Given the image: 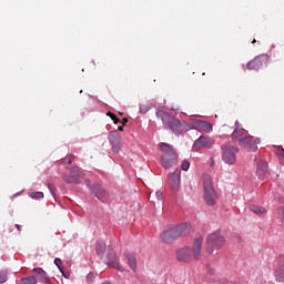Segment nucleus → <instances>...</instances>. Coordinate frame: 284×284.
Wrapping results in <instances>:
<instances>
[{"instance_id": "1", "label": "nucleus", "mask_w": 284, "mask_h": 284, "mask_svg": "<svg viewBox=\"0 0 284 284\" xmlns=\"http://www.w3.org/2000/svg\"><path fill=\"white\" fill-rule=\"evenodd\" d=\"M203 252V237L199 236L193 241L192 247L183 246L176 251V261L179 263H192V261H201Z\"/></svg>"}, {"instance_id": "2", "label": "nucleus", "mask_w": 284, "mask_h": 284, "mask_svg": "<svg viewBox=\"0 0 284 284\" xmlns=\"http://www.w3.org/2000/svg\"><path fill=\"white\" fill-rule=\"evenodd\" d=\"M192 232V225L189 223H182L176 226H171L161 234V241L166 245L174 243L180 236H187Z\"/></svg>"}, {"instance_id": "3", "label": "nucleus", "mask_w": 284, "mask_h": 284, "mask_svg": "<svg viewBox=\"0 0 284 284\" xmlns=\"http://www.w3.org/2000/svg\"><path fill=\"white\" fill-rule=\"evenodd\" d=\"M160 150L163 152V155L161 156V163L164 170H170V168L179 165V154L176 153V150H174L173 145L161 143Z\"/></svg>"}, {"instance_id": "4", "label": "nucleus", "mask_w": 284, "mask_h": 284, "mask_svg": "<svg viewBox=\"0 0 284 284\" xmlns=\"http://www.w3.org/2000/svg\"><path fill=\"white\" fill-rule=\"evenodd\" d=\"M156 118L161 119L165 130H172L174 134H179L181 130V121L179 119L172 116L170 113L165 112L164 110L158 109Z\"/></svg>"}, {"instance_id": "5", "label": "nucleus", "mask_w": 284, "mask_h": 284, "mask_svg": "<svg viewBox=\"0 0 284 284\" xmlns=\"http://www.w3.org/2000/svg\"><path fill=\"white\" fill-rule=\"evenodd\" d=\"M225 245V237L221 234V231H215L207 235L205 252L206 254H214L215 250H221Z\"/></svg>"}, {"instance_id": "6", "label": "nucleus", "mask_w": 284, "mask_h": 284, "mask_svg": "<svg viewBox=\"0 0 284 284\" xmlns=\"http://www.w3.org/2000/svg\"><path fill=\"white\" fill-rule=\"evenodd\" d=\"M202 179L204 187V201L209 205H215L219 195H216V191H214V186L212 184V176H210L209 174H204Z\"/></svg>"}, {"instance_id": "7", "label": "nucleus", "mask_w": 284, "mask_h": 284, "mask_svg": "<svg viewBox=\"0 0 284 284\" xmlns=\"http://www.w3.org/2000/svg\"><path fill=\"white\" fill-rule=\"evenodd\" d=\"M222 161L226 163V165H234L236 163V154H239V146H235L232 143H226L222 145Z\"/></svg>"}, {"instance_id": "8", "label": "nucleus", "mask_w": 284, "mask_h": 284, "mask_svg": "<svg viewBox=\"0 0 284 284\" xmlns=\"http://www.w3.org/2000/svg\"><path fill=\"white\" fill-rule=\"evenodd\" d=\"M70 175L68 174H63L62 179L64 183H79L80 179H83V176H85L84 173L81 172V168H79L78 165H72L69 169Z\"/></svg>"}, {"instance_id": "9", "label": "nucleus", "mask_w": 284, "mask_h": 284, "mask_svg": "<svg viewBox=\"0 0 284 284\" xmlns=\"http://www.w3.org/2000/svg\"><path fill=\"white\" fill-rule=\"evenodd\" d=\"M267 63H270V57L267 53H263L248 61L246 68L247 70L258 71L263 65H267Z\"/></svg>"}, {"instance_id": "10", "label": "nucleus", "mask_w": 284, "mask_h": 284, "mask_svg": "<svg viewBox=\"0 0 284 284\" xmlns=\"http://www.w3.org/2000/svg\"><path fill=\"white\" fill-rule=\"evenodd\" d=\"M258 143H261V139L246 136L240 140L241 148L247 150V152H256L258 150Z\"/></svg>"}, {"instance_id": "11", "label": "nucleus", "mask_w": 284, "mask_h": 284, "mask_svg": "<svg viewBox=\"0 0 284 284\" xmlns=\"http://www.w3.org/2000/svg\"><path fill=\"white\" fill-rule=\"evenodd\" d=\"M169 185L173 192L181 190V170H175L173 173H169Z\"/></svg>"}, {"instance_id": "12", "label": "nucleus", "mask_w": 284, "mask_h": 284, "mask_svg": "<svg viewBox=\"0 0 284 284\" xmlns=\"http://www.w3.org/2000/svg\"><path fill=\"white\" fill-rule=\"evenodd\" d=\"M214 145V140L210 136H200L193 144V150L199 152L202 148H212Z\"/></svg>"}, {"instance_id": "13", "label": "nucleus", "mask_w": 284, "mask_h": 284, "mask_svg": "<svg viewBox=\"0 0 284 284\" xmlns=\"http://www.w3.org/2000/svg\"><path fill=\"white\" fill-rule=\"evenodd\" d=\"M274 275L277 283H284V255L278 256Z\"/></svg>"}, {"instance_id": "14", "label": "nucleus", "mask_w": 284, "mask_h": 284, "mask_svg": "<svg viewBox=\"0 0 284 284\" xmlns=\"http://www.w3.org/2000/svg\"><path fill=\"white\" fill-rule=\"evenodd\" d=\"M91 194H93L99 201H103L105 196H108V191L100 185V184H93L91 187Z\"/></svg>"}, {"instance_id": "15", "label": "nucleus", "mask_w": 284, "mask_h": 284, "mask_svg": "<svg viewBox=\"0 0 284 284\" xmlns=\"http://www.w3.org/2000/svg\"><path fill=\"white\" fill-rule=\"evenodd\" d=\"M109 141L112 143L113 152H119V150H121V140L119 138V133L112 132L109 135Z\"/></svg>"}, {"instance_id": "16", "label": "nucleus", "mask_w": 284, "mask_h": 284, "mask_svg": "<svg viewBox=\"0 0 284 284\" xmlns=\"http://www.w3.org/2000/svg\"><path fill=\"white\" fill-rule=\"evenodd\" d=\"M108 265L109 267H113V270H118V272H125V268L123 267V265H121V262H119V258L114 256L109 258Z\"/></svg>"}, {"instance_id": "17", "label": "nucleus", "mask_w": 284, "mask_h": 284, "mask_svg": "<svg viewBox=\"0 0 284 284\" xmlns=\"http://www.w3.org/2000/svg\"><path fill=\"white\" fill-rule=\"evenodd\" d=\"M257 174L260 176H267V162L265 160L257 161Z\"/></svg>"}, {"instance_id": "18", "label": "nucleus", "mask_w": 284, "mask_h": 284, "mask_svg": "<svg viewBox=\"0 0 284 284\" xmlns=\"http://www.w3.org/2000/svg\"><path fill=\"white\" fill-rule=\"evenodd\" d=\"M248 210L251 212H253V214H257V215L266 214V212H267V210H265V207L256 205V204H251L248 206Z\"/></svg>"}, {"instance_id": "19", "label": "nucleus", "mask_w": 284, "mask_h": 284, "mask_svg": "<svg viewBox=\"0 0 284 284\" xmlns=\"http://www.w3.org/2000/svg\"><path fill=\"white\" fill-rule=\"evenodd\" d=\"M126 263L132 272H136V257L132 254L126 255Z\"/></svg>"}, {"instance_id": "20", "label": "nucleus", "mask_w": 284, "mask_h": 284, "mask_svg": "<svg viewBox=\"0 0 284 284\" xmlns=\"http://www.w3.org/2000/svg\"><path fill=\"white\" fill-rule=\"evenodd\" d=\"M95 250L98 255L103 256V254H105V242L98 241Z\"/></svg>"}, {"instance_id": "21", "label": "nucleus", "mask_w": 284, "mask_h": 284, "mask_svg": "<svg viewBox=\"0 0 284 284\" xmlns=\"http://www.w3.org/2000/svg\"><path fill=\"white\" fill-rule=\"evenodd\" d=\"M34 274H37L38 276H40V278H42L43 281H48V273H45V271H43V268H33Z\"/></svg>"}, {"instance_id": "22", "label": "nucleus", "mask_w": 284, "mask_h": 284, "mask_svg": "<svg viewBox=\"0 0 284 284\" xmlns=\"http://www.w3.org/2000/svg\"><path fill=\"white\" fill-rule=\"evenodd\" d=\"M199 125L204 132H212V124L210 122L200 121Z\"/></svg>"}, {"instance_id": "23", "label": "nucleus", "mask_w": 284, "mask_h": 284, "mask_svg": "<svg viewBox=\"0 0 284 284\" xmlns=\"http://www.w3.org/2000/svg\"><path fill=\"white\" fill-rule=\"evenodd\" d=\"M22 283L23 284H37V277H34V276L23 277Z\"/></svg>"}, {"instance_id": "24", "label": "nucleus", "mask_w": 284, "mask_h": 284, "mask_svg": "<svg viewBox=\"0 0 284 284\" xmlns=\"http://www.w3.org/2000/svg\"><path fill=\"white\" fill-rule=\"evenodd\" d=\"M150 110H152V106H150V105H145V104L140 105V112L142 114H145V113L150 112Z\"/></svg>"}, {"instance_id": "25", "label": "nucleus", "mask_w": 284, "mask_h": 284, "mask_svg": "<svg viewBox=\"0 0 284 284\" xmlns=\"http://www.w3.org/2000/svg\"><path fill=\"white\" fill-rule=\"evenodd\" d=\"M72 161H74V154H69L63 159V163H67L68 165L72 164Z\"/></svg>"}, {"instance_id": "26", "label": "nucleus", "mask_w": 284, "mask_h": 284, "mask_svg": "<svg viewBox=\"0 0 284 284\" xmlns=\"http://www.w3.org/2000/svg\"><path fill=\"white\" fill-rule=\"evenodd\" d=\"M8 281V271L0 272V283H6Z\"/></svg>"}, {"instance_id": "27", "label": "nucleus", "mask_w": 284, "mask_h": 284, "mask_svg": "<svg viewBox=\"0 0 284 284\" xmlns=\"http://www.w3.org/2000/svg\"><path fill=\"white\" fill-rule=\"evenodd\" d=\"M106 116H110V119H112V121L115 123V125L121 123L119 118H116V115H114V113H112V112L106 113Z\"/></svg>"}, {"instance_id": "28", "label": "nucleus", "mask_w": 284, "mask_h": 284, "mask_svg": "<svg viewBox=\"0 0 284 284\" xmlns=\"http://www.w3.org/2000/svg\"><path fill=\"white\" fill-rule=\"evenodd\" d=\"M181 170H183L184 172H187L190 170V161L184 160L182 162Z\"/></svg>"}, {"instance_id": "29", "label": "nucleus", "mask_w": 284, "mask_h": 284, "mask_svg": "<svg viewBox=\"0 0 284 284\" xmlns=\"http://www.w3.org/2000/svg\"><path fill=\"white\" fill-rule=\"evenodd\" d=\"M54 265H57V267H58V270H60V272H63V265H62L61 258L57 257L54 260Z\"/></svg>"}, {"instance_id": "30", "label": "nucleus", "mask_w": 284, "mask_h": 284, "mask_svg": "<svg viewBox=\"0 0 284 284\" xmlns=\"http://www.w3.org/2000/svg\"><path fill=\"white\" fill-rule=\"evenodd\" d=\"M31 199H43V192H32L30 194Z\"/></svg>"}, {"instance_id": "31", "label": "nucleus", "mask_w": 284, "mask_h": 284, "mask_svg": "<svg viewBox=\"0 0 284 284\" xmlns=\"http://www.w3.org/2000/svg\"><path fill=\"white\" fill-rule=\"evenodd\" d=\"M87 283H88V284L94 283V273H89V274L87 275Z\"/></svg>"}, {"instance_id": "32", "label": "nucleus", "mask_w": 284, "mask_h": 284, "mask_svg": "<svg viewBox=\"0 0 284 284\" xmlns=\"http://www.w3.org/2000/svg\"><path fill=\"white\" fill-rule=\"evenodd\" d=\"M278 156H280L281 163L284 165V149H281V150L278 151Z\"/></svg>"}, {"instance_id": "33", "label": "nucleus", "mask_w": 284, "mask_h": 284, "mask_svg": "<svg viewBox=\"0 0 284 284\" xmlns=\"http://www.w3.org/2000/svg\"><path fill=\"white\" fill-rule=\"evenodd\" d=\"M277 214H278V219H281V221L284 222V207L278 209Z\"/></svg>"}, {"instance_id": "34", "label": "nucleus", "mask_w": 284, "mask_h": 284, "mask_svg": "<svg viewBox=\"0 0 284 284\" xmlns=\"http://www.w3.org/2000/svg\"><path fill=\"white\" fill-rule=\"evenodd\" d=\"M155 196H156L158 201H163V191H156Z\"/></svg>"}, {"instance_id": "35", "label": "nucleus", "mask_w": 284, "mask_h": 284, "mask_svg": "<svg viewBox=\"0 0 284 284\" xmlns=\"http://www.w3.org/2000/svg\"><path fill=\"white\" fill-rule=\"evenodd\" d=\"M241 134H243V131H239V130H235L232 134L233 139H239V136H241Z\"/></svg>"}, {"instance_id": "36", "label": "nucleus", "mask_w": 284, "mask_h": 284, "mask_svg": "<svg viewBox=\"0 0 284 284\" xmlns=\"http://www.w3.org/2000/svg\"><path fill=\"white\" fill-rule=\"evenodd\" d=\"M62 276H64V278H70V273L65 272V268H62V271H60Z\"/></svg>"}, {"instance_id": "37", "label": "nucleus", "mask_w": 284, "mask_h": 284, "mask_svg": "<svg viewBox=\"0 0 284 284\" xmlns=\"http://www.w3.org/2000/svg\"><path fill=\"white\" fill-rule=\"evenodd\" d=\"M48 187H49L51 194H54V191H55L57 189H55L52 184H49Z\"/></svg>"}, {"instance_id": "38", "label": "nucleus", "mask_w": 284, "mask_h": 284, "mask_svg": "<svg viewBox=\"0 0 284 284\" xmlns=\"http://www.w3.org/2000/svg\"><path fill=\"white\" fill-rule=\"evenodd\" d=\"M219 284H232V282L227 281V280H221L219 282Z\"/></svg>"}, {"instance_id": "39", "label": "nucleus", "mask_w": 284, "mask_h": 284, "mask_svg": "<svg viewBox=\"0 0 284 284\" xmlns=\"http://www.w3.org/2000/svg\"><path fill=\"white\" fill-rule=\"evenodd\" d=\"M207 272L211 274V276L214 275V268H209Z\"/></svg>"}, {"instance_id": "40", "label": "nucleus", "mask_w": 284, "mask_h": 284, "mask_svg": "<svg viewBox=\"0 0 284 284\" xmlns=\"http://www.w3.org/2000/svg\"><path fill=\"white\" fill-rule=\"evenodd\" d=\"M125 123H128V118H124V119L122 120V125H125Z\"/></svg>"}, {"instance_id": "41", "label": "nucleus", "mask_w": 284, "mask_h": 284, "mask_svg": "<svg viewBox=\"0 0 284 284\" xmlns=\"http://www.w3.org/2000/svg\"><path fill=\"white\" fill-rule=\"evenodd\" d=\"M90 183H91L90 180H85V181H84V184H85L87 186H90Z\"/></svg>"}, {"instance_id": "42", "label": "nucleus", "mask_w": 284, "mask_h": 284, "mask_svg": "<svg viewBox=\"0 0 284 284\" xmlns=\"http://www.w3.org/2000/svg\"><path fill=\"white\" fill-rule=\"evenodd\" d=\"M119 132H123V126L118 128Z\"/></svg>"}, {"instance_id": "43", "label": "nucleus", "mask_w": 284, "mask_h": 284, "mask_svg": "<svg viewBox=\"0 0 284 284\" xmlns=\"http://www.w3.org/2000/svg\"><path fill=\"white\" fill-rule=\"evenodd\" d=\"M17 230H21V225L16 224Z\"/></svg>"}, {"instance_id": "44", "label": "nucleus", "mask_w": 284, "mask_h": 284, "mask_svg": "<svg viewBox=\"0 0 284 284\" xmlns=\"http://www.w3.org/2000/svg\"><path fill=\"white\" fill-rule=\"evenodd\" d=\"M252 43H256V39H254V40L252 41Z\"/></svg>"}]
</instances>
